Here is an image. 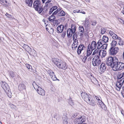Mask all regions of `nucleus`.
Returning a JSON list of instances; mask_svg holds the SVG:
<instances>
[{
    "label": "nucleus",
    "instance_id": "f257e3e1",
    "mask_svg": "<svg viewBox=\"0 0 124 124\" xmlns=\"http://www.w3.org/2000/svg\"><path fill=\"white\" fill-rule=\"evenodd\" d=\"M123 58L124 60V50L123 54ZM106 64L110 66L112 70L115 71L120 70L124 69V63L119 62V60L116 56H109L107 58Z\"/></svg>",
    "mask_w": 124,
    "mask_h": 124
},
{
    "label": "nucleus",
    "instance_id": "f03ea898",
    "mask_svg": "<svg viewBox=\"0 0 124 124\" xmlns=\"http://www.w3.org/2000/svg\"><path fill=\"white\" fill-rule=\"evenodd\" d=\"M52 61L54 64L59 68L63 70H65L67 68V66L66 63L60 60L54 58Z\"/></svg>",
    "mask_w": 124,
    "mask_h": 124
},
{
    "label": "nucleus",
    "instance_id": "7ed1b4c3",
    "mask_svg": "<svg viewBox=\"0 0 124 124\" xmlns=\"http://www.w3.org/2000/svg\"><path fill=\"white\" fill-rule=\"evenodd\" d=\"M85 48L84 46L82 44H81L79 46L77 51L78 54L79 55L81 52L83 53V54L81 55L80 57L81 59H82V61L84 62H85L86 61L88 57L85 54L86 53H85Z\"/></svg>",
    "mask_w": 124,
    "mask_h": 124
},
{
    "label": "nucleus",
    "instance_id": "20e7f679",
    "mask_svg": "<svg viewBox=\"0 0 124 124\" xmlns=\"http://www.w3.org/2000/svg\"><path fill=\"white\" fill-rule=\"evenodd\" d=\"M33 7L35 10L39 13H41L43 10L42 5L40 1L36 0L33 3Z\"/></svg>",
    "mask_w": 124,
    "mask_h": 124
},
{
    "label": "nucleus",
    "instance_id": "39448f33",
    "mask_svg": "<svg viewBox=\"0 0 124 124\" xmlns=\"http://www.w3.org/2000/svg\"><path fill=\"white\" fill-rule=\"evenodd\" d=\"M1 87L6 93L8 96L9 98L11 97L12 95V93L8 84L5 82H1Z\"/></svg>",
    "mask_w": 124,
    "mask_h": 124
},
{
    "label": "nucleus",
    "instance_id": "423d86ee",
    "mask_svg": "<svg viewBox=\"0 0 124 124\" xmlns=\"http://www.w3.org/2000/svg\"><path fill=\"white\" fill-rule=\"evenodd\" d=\"M93 65L94 66H99L101 63L100 57L97 55L95 56L92 61Z\"/></svg>",
    "mask_w": 124,
    "mask_h": 124
},
{
    "label": "nucleus",
    "instance_id": "0eeeda50",
    "mask_svg": "<svg viewBox=\"0 0 124 124\" xmlns=\"http://www.w3.org/2000/svg\"><path fill=\"white\" fill-rule=\"evenodd\" d=\"M119 49L117 47H111L109 50V53L111 55L115 56L118 52Z\"/></svg>",
    "mask_w": 124,
    "mask_h": 124
},
{
    "label": "nucleus",
    "instance_id": "6e6552de",
    "mask_svg": "<svg viewBox=\"0 0 124 124\" xmlns=\"http://www.w3.org/2000/svg\"><path fill=\"white\" fill-rule=\"evenodd\" d=\"M120 79V78L118 79L117 81L116 84V89L118 91H119L121 87H122V84L124 80V78Z\"/></svg>",
    "mask_w": 124,
    "mask_h": 124
},
{
    "label": "nucleus",
    "instance_id": "1a4fd4ad",
    "mask_svg": "<svg viewBox=\"0 0 124 124\" xmlns=\"http://www.w3.org/2000/svg\"><path fill=\"white\" fill-rule=\"evenodd\" d=\"M86 120L85 117L84 116H82L78 118H76L74 120V122L75 124L81 123L84 122Z\"/></svg>",
    "mask_w": 124,
    "mask_h": 124
},
{
    "label": "nucleus",
    "instance_id": "9d476101",
    "mask_svg": "<svg viewBox=\"0 0 124 124\" xmlns=\"http://www.w3.org/2000/svg\"><path fill=\"white\" fill-rule=\"evenodd\" d=\"M87 47L93 50L97 48V44L96 42L93 41L92 42L91 44L88 45Z\"/></svg>",
    "mask_w": 124,
    "mask_h": 124
},
{
    "label": "nucleus",
    "instance_id": "9b49d317",
    "mask_svg": "<svg viewBox=\"0 0 124 124\" xmlns=\"http://www.w3.org/2000/svg\"><path fill=\"white\" fill-rule=\"evenodd\" d=\"M48 73L50 75L51 79L54 81L58 80L55 75L54 72L51 70H49L47 71Z\"/></svg>",
    "mask_w": 124,
    "mask_h": 124
},
{
    "label": "nucleus",
    "instance_id": "f8f14e48",
    "mask_svg": "<svg viewBox=\"0 0 124 124\" xmlns=\"http://www.w3.org/2000/svg\"><path fill=\"white\" fill-rule=\"evenodd\" d=\"M82 98L86 102L90 98L88 95L85 92H83L81 93Z\"/></svg>",
    "mask_w": 124,
    "mask_h": 124
},
{
    "label": "nucleus",
    "instance_id": "ddd939ff",
    "mask_svg": "<svg viewBox=\"0 0 124 124\" xmlns=\"http://www.w3.org/2000/svg\"><path fill=\"white\" fill-rule=\"evenodd\" d=\"M36 91L39 94L42 96H44L45 95V91L40 87H38V89L36 90Z\"/></svg>",
    "mask_w": 124,
    "mask_h": 124
},
{
    "label": "nucleus",
    "instance_id": "4468645a",
    "mask_svg": "<svg viewBox=\"0 0 124 124\" xmlns=\"http://www.w3.org/2000/svg\"><path fill=\"white\" fill-rule=\"evenodd\" d=\"M106 68V66L105 64L104 63H102L100 68V72L101 73L104 72Z\"/></svg>",
    "mask_w": 124,
    "mask_h": 124
},
{
    "label": "nucleus",
    "instance_id": "2eb2a0df",
    "mask_svg": "<svg viewBox=\"0 0 124 124\" xmlns=\"http://www.w3.org/2000/svg\"><path fill=\"white\" fill-rule=\"evenodd\" d=\"M78 40L75 39L74 41V42L72 44V48L73 50H75L76 48L77 47V46L78 45Z\"/></svg>",
    "mask_w": 124,
    "mask_h": 124
},
{
    "label": "nucleus",
    "instance_id": "dca6fc26",
    "mask_svg": "<svg viewBox=\"0 0 124 124\" xmlns=\"http://www.w3.org/2000/svg\"><path fill=\"white\" fill-rule=\"evenodd\" d=\"M104 43L102 39H100L98 40L97 43V48L98 49H100L101 48L102 45H103V44Z\"/></svg>",
    "mask_w": 124,
    "mask_h": 124
},
{
    "label": "nucleus",
    "instance_id": "f3484780",
    "mask_svg": "<svg viewBox=\"0 0 124 124\" xmlns=\"http://www.w3.org/2000/svg\"><path fill=\"white\" fill-rule=\"evenodd\" d=\"M109 34L112 37L113 39H116V38L118 36L117 35L115 34L114 32L111 30L109 31Z\"/></svg>",
    "mask_w": 124,
    "mask_h": 124
},
{
    "label": "nucleus",
    "instance_id": "a211bd4d",
    "mask_svg": "<svg viewBox=\"0 0 124 124\" xmlns=\"http://www.w3.org/2000/svg\"><path fill=\"white\" fill-rule=\"evenodd\" d=\"M64 27L62 25H61L58 26L57 28V30L58 32L61 33L62 32L64 29Z\"/></svg>",
    "mask_w": 124,
    "mask_h": 124
},
{
    "label": "nucleus",
    "instance_id": "6ab92c4d",
    "mask_svg": "<svg viewBox=\"0 0 124 124\" xmlns=\"http://www.w3.org/2000/svg\"><path fill=\"white\" fill-rule=\"evenodd\" d=\"M99 54L102 58L106 56V52L105 50H100L99 52Z\"/></svg>",
    "mask_w": 124,
    "mask_h": 124
},
{
    "label": "nucleus",
    "instance_id": "aec40b11",
    "mask_svg": "<svg viewBox=\"0 0 124 124\" xmlns=\"http://www.w3.org/2000/svg\"><path fill=\"white\" fill-rule=\"evenodd\" d=\"M117 41L118 42L119 45L120 46H123L124 44L123 41L122 39L120 37L117 36L116 38Z\"/></svg>",
    "mask_w": 124,
    "mask_h": 124
},
{
    "label": "nucleus",
    "instance_id": "412c9836",
    "mask_svg": "<svg viewBox=\"0 0 124 124\" xmlns=\"http://www.w3.org/2000/svg\"><path fill=\"white\" fill-rule=\"evenodd\" d=\"M18 88L20 91H22L25 89V86L23 83H22L19 85Z\"/></svg>",
    "mask_w": 124,
    "mask_h": 124
},
{
    "label": "nucleus",
    "instance_id": "4be33fe9",
    "mask_svg": "<svg viewBox=\"0 0 124 124\" xmlns=\"http://www.w3.org/2000/svg\"><path fill=\"white\" fill-rule=\"evenodd\" d=\"M68 117L65 115L63 116L62 117L63 122V124H68Z\"/></svg>",
    "mask_w": 124,
    "mask_h": 124
},
{
    "label": "nucleus",
    "instance_id": "5701e85b",
    "mask_svg": "<svg viewBox=\"0 0 124 124\" xmlns=\"http://www.w3.org/2000/svg\"><path fill=\"white\" fill-rule=\"evenodd\" d=\"M86 102L90 105L93 106H94L95 104V101H94L91 100V98Z\"/></svg>",
    "mask_w": 124,
    "mask_h": 124
},
{
    "label": "nucleus",
    "instance_id": "b1692460",
    "mask_svg": "<svg viewBox=\"0 0 124 124\" xmlns=\"http://www.w3.org/2000/svg\"><path fill=\"white\" fill-rule=\"evenodd\" d=\"M49 20L51 22H53L55 20L56 18L55 16L52 15L49 16L48 18Z\"/></svg>",
    "mask_w": 124,
    "mask_h": 124
},
{
    "label": "nucleus",
    "instance_id": "393cba45",
    "mask_svg": "<svg viewBox=\"0 0 124 124\" xmlns=\"http://www.w3.org/2000/svg\"><path fill=\"white\" fill-rule=\"evenodd\" d=\"M25 2L29 6L31 7L32 4V0H25Z\"/></svg>",
    "mask_w": 124,
    "mask_h": 124
},
{
    "label": "nucleus",
    "instance_id": "a878e982",
    "mask_svg": "<svg viewBox=\"0 0 124 124\" xmlns=\"http://www.w3.org/2000/svg\"><path fill=\"white\" fill-rule=\"evenodd\" d=\"M93 51V50L87 47V53L86 54L87 56L88 57L89 56L91 55L92 54Z\"/></svg>",
    "mask_w": 124,
    "mask_h": 124
},
{
    "label": "nucleus",
    "instance_id": "bb28decb",
    "mask_svg": "<svg viewBox=\"0 0 124 124\" xmlns=\"http://www.w3.org/2000/svg\"><path fill=\"white\" fill-rule=\"evenodd\" d=\"M46 30L48 31L50 34H52L54 32V30L50 27H49L48 28V27H46Z\"/></svg>",
    "mask_w": 124,
    "mask_h": 124
},
{
    "label": "nucleus",
    "instance_id": "cd10ccee",
    "mask_svg": "<svg viewBox=\"0 0 124 124\" xmlns=\"http://www.w3.org/2000/svg\"><path fill=\"white\" fill-rule=\"evenodd\" d=\"M43 2V3H44L45 2V1H46L45 3V6L46 7H49V5H48L49 3L51 1V0H42Z\"/></svg>",
    "mask_w": 124,
    "mask_h": 124
},
{
    "label": "nucleus",
    "instance_id": "c85d7f7f",
    "mask_svg": "<svg viewBox=\"0 0 124 124\" xmlns=\"http://www.w3.org/2000/svg\"><path fill=\"white\" fill-rule=\"evenodd\" d=\"M74 33H73L72 30L70 29V28L68 29L67 31V35L68 37L70 36L71 35V36L72 35V34H74Z\"/></svg>",
    "mask_w": 124,
    "mask_h": 124
},
{
    "label": "nucleus",
    "instance_id": "c756f323",
    "mask_svg": "<svg viewBox=\"0 0 124 124\" xmlns=\"http://www.w3.org/2000/svg\"><path fill=\"white\" fill-rule=\"evenodd\" d=\"M74 33H73L72 30L70 29V28L68 29L67 31V35L68 37L70 36L71 35V36L72 35V34H74Z\"/></svg>",
    "mask_w": 124,
    "mask_h": 124
},
{
    "label": "nucleus",
    "instance_id": "7c9ffc66",
    "mask_svg": "<svg viewBox=\"0 0 124 124\" xmlns=\"http://www.w3.org/2000/svg\"><path fill=\"white\" fill-rule=\"evenodd\" d=\"M108 37L106 36H104L103 37L102 40L104 43H106L108 42Z\"/></svg>",
    "mask_w": 124,
    "mask_h": 124
},
{
    "label": "nucleus",
    "instance_id": "2f4dec72",
    "mask_svg": "<svg viewBox=\"0 0 124 124\" xmlns=\"http://www.w3.org/2000/svg\"><path fill=\"white\" fill-rule=\"evenodd\" d=\"M71 30H72L73 33H75L76 31V26L75 25L71 24V28H70Z\"/></svg>",
    "mask_w": 124,
    "mask_h": 124
},
{
    "label": "nucleus",
    "instance_id": "473e14b6",
    "mask_svg": "<svg viewBox=\"0 0 124 124\" xmlns=\"http://www.w3.org/2000/svg\"><path fill=\"white\" fill-rule=\"evenodd\" d=\"M65 13L63 10L61 11L58 13V16H65Z\"/></svg>",
    "mask_w": 124,
    "mask_h": 124
},
{
    "label": "nucleus",
    "instance_id": "72a5a7b5",
    "mask_svg": "<svg viewBox=\"0 0 124 124\" xmlns=\"http://www.w3.org/2000/svg\"><path fill=\"white\" fill-rule=\"evenodd\" d=\"M25 65L26 67L30 71H32V67L30 64H26Z\"/></svg>",
    "mask_w": 124,
    "mask_h": 124
},
{
    "label": "nucleus",
    "instance_id": "f704fd0d",
    "mask_svg": "<svg viewBox=\"0 0 124 124\" xmlns=\"http://www.w3.org/2000/svg\"><path fill=\"white\" fill-rule=\"evenodd\" d=\"M0 2L2 4L5 5L6 7L8 6V5L6 4H7V2L5 0H0Z\"/></svg>",
    "mask_w": 124,
    "mask_h": 124
},
{
    "label": "nucleus",
    "instance_id": "c9c22d12",
    "mask_svg": "<svg viewBox=\"0 0 124 124\" xmlns=\"http://www.w3.org/2000/svg\"><path fill=\"white\" fill-rule=\"evenodd\" d=\"M107 44L104 43L103 45H102V46L101 47V49H105L107 48Z\"/></svg>",
    "mask_w": 124,
    "mask_h": 124
},
{
    "label": "nucleus",
    "instance_id": "e433bc0d",
    "mask_svg": "<svg viewBox=\"0 0 124 124\" xmlns=\"http://www.w3.org/2000/svg\"><path fill=\"white\" fill-rule=\"evenodd\" d=\"M84 29L83 26H79V27L78 32H84Z\"/></svg>",
    "mask_w": 124,
    "mask_h": 124
},
{
    "label": "nucleus",
    "instance_id": "4c0bfd02",
    "mask_svg": "<svg viewBox=\"0 0 124 124\" xmlns=\"http://www.w3.org/2000/svg\"><path fill=\"white\" fill-rule=\"evenodd\" d=\"M98 102L99 103V105H100V106L101 107H102V106H103L104 107L105 105H104V103L100 99L98 100ZM101 108H102V107H101Z\"/></svg>",
    "mask_w": 124,
    "mask_h": 124
},
{
    "label": "nucleus",
    "instance_id": "58836bf2",
    "mask_svg": "<svg viewBox=\"0 0 124 124\" xmlns=\"http://www.w3.org/2000/svg\"><path fill=\"white\" fill-rule=\"evenodd\" d=\"M106 31V29H104L102 28L101 29V33L102 34H104Z\"/></svg>",
    "mask_w": 124,
    "mask_h": 124
},
{
    "label": "nucleus",
    "instance_id": "ea45409f",
    "mask_svg": "<svg viewBox=\"0 0 124 124\" xmlns=\"http://www.w3.org/2000/svg\"><path fill=\"white\" fill-rule=\"evenodd\" d=\"M98 49L97 48L95 49L93 52L92 55H94L97 54L98 52Z\"/></svg>",
    "mask_w": 124,
    "mask_h": 124
},
{
    "label": "nucleus",
    "instance_id": "a19ab883",
    "mask_svg": "<svg viewBox=\"0 0 124 124\" xmlns=\"http://www.w3.org/2000/svg\"><path fill=\"white\" fill-rule=\"evenodd\" d=\"M10 75L12 78H13L15 77V74L13 71H10Z\"/></svg>",
    "mask_w": 124,
    "mask_h": 124
},
{
    "label": "nucleus",
    "instance_id": "79ce46f5",
    "mask_svg": "<svg viewBox=\"0 0 124 124\" xmlns=\"http://www.w3.org/2000/svg\"><path fill=\"white\" fill-rule=\"evenodd\" d=\"M69 103L71 105H73L74 104V103L71 98H70L69 101Z\"/></svg>",
    "mask_w": 124,
    "mask_h": 124
},
{
    "label": "nucleus",
    "instance_id": "37998d69",
    "mask_svg": "<svg viewBox=\"0 0 124 124\" xmlns=\"http://www.w3.org/2000/svg\"><path fill=\"white\" fill-rule=\"evenodd\" d=\"M111 44L112 46H115L116 44V42L114 40H113L112 41Z\"/></svg>",
    "mask_w": 124,
    "mask_h": 124
},
{
    "label": "nucleus",
    "instance_id": "c03bdc74",
    "mask_svg": "<svg viewBox=\"0 0 124 124\" xmlns=\"http://www.w3.org/2000/svg\"><path fill=\"white\" fill-rule=\"evenodd\" d=\"M84 32H78L79 35L80 37V38H82L84 36Z\"/></svg>",
    "mask_w": 124,
    "mask_h": 124
},
{
    "label": "nucleus",
    "instance_id": "a18cd8bd",
    "mask_svg": "<svg viewBox=\"0 0 124 124\" xmlns=\"http://www.w3.org/2000/svg\"><path fill=\"white\" fill-rule=\"evenodd\" d=\"M118 20L121 23L124 24V22L123 20L120 18H118Z\"/></svg>",
    "mask_w": 124,
    "mask_h": 124
},
{
    "label": "nucleus",
    "instance_id": "49530a36",
    "mask_svg": "<svg viewBox=\"0 0 124 124\" xmlns=\"http://www.w3.org/2000/svg\"><path fill=\"white\" fill-rule=\"evenodd\" d=\"M32 85L33 86V87L36 90V88L37 87L36 86H37V85L36 83L34 81L32 83Z\"/></svg>",
    "mask_w": 124,
    "mask_h": 124
},
{
    "label": "nucleus",
    "instance_id": "de8ad7c7",
    "mask_svg": "<svg viewBox=\"0 0 124 124\" xmlns=\"http://www.w3.org/2000/svg\"><path fill=\"white\" fill-rule=\"evenodd\" d=\"M120 79L121 78H124V71L123 73H122V74H121V75L120 76Z\"/></svg>",
    "mask_w": 124,
    "mask_h": 124
},
{
    "label": "nucleus",
    "instance_id": "09e8293b",
    "mask_svg": "<svg viewBox=\"0 0 124 124\" xmlns=\"http://www.w3.org/2000/svg\"><path fill=\"white\" fill-rule=\"evenodd\" d=\"M77 35L76 33H75L73 35V40H74L75 39H76L77 38Z\"/></svg>",
    "mask_w": 124,
    "mask_h": 124
},
{
    "label": "nucleus",
    "instance_id": "8fccbe9b",
    "mask_svg": "<svg viewBox=\"0 0 124 124\" xmlns=\"http://www.w3.org/2000/svg\"><path fill=\"white\" fill-rule=\"evenodd\" d=\"M93 78V80L92 79H91V80L92 82H93V83H95V82H97V80L95 78Z\"/></svg>",
    "mask_w": 124,
    "mask_h": 124
},
{
    "label": "nucleus",
    "instance_id": "3c124183",
    "mask_svg": "<svg viewBox=\"0 0 124 124\" xmlns=\"http://www.w3.org/2000/svg\"><path fill=\"white\" fill-rule=\"evenodd\" d=\"M66 31L63 32L62 33V37L63 38L65 37V36L66 35Z\"/></svg>",
    "mask_w": 124,
    "mask_h": 124
},
{
    "label": "nucleus",
    "instance_id": "603ef678",
    "mask_svg": "<svg viewBox=\"0 0 124 124\" xmlns=\"http://www.w3.org/2000/svg\"><path fill=\"white\" fill-rule=\"evenodd\" d=\"M78 113H74L73 115H72V116L74 118L76 117L77 116H78Z\"/></svg>",
    "mask_w": 124,
    "mask_h": 124
},
{
    "label": "nucleus",
    "instance_id": "864d4df0",
    "mask_svg": "<svg viewBox=\"0 0 124 124\" xmlns=\"http://www.w3.org/2000/svg\"><path fill=\"white\" fill-rule=\"evenodd\" d=\"M57 8V7L56 6H53L51 8L54 11Z\"/></svg>",
    "mask_w": 124,
    "mask_h": 124
},
{
    "label": "nucleus",
    "instance_id": "5fc2aeb1",
    "mask_svg": "<svg viewBox=\"0 0 124 124\" xmlns=\"http://www.w3.org/2000/svg\"><path fill=\"white\" fill-rule=\"evenodd\" d=\"M6 15L8 18H11L12 16L11 15H10L8 14L7 13L6 14Z\"/></svg>",
    "mask_w": 124,
    "mask_h": 124
},
{
    "label": "nucleus",
    "instance_id": "6e6d98bb",
    "mask_svg": "<svg viewBox=\"0 0 124 124\" xmlns=\"http://www.w3.org/2000/svg\"><path fill=\"white\" fill-rule=\"evenodd\" d=\"M53 11L54 10L51 8L49 11V14H51Z\"/></svg>",
    "mask_w": 124,
    "mask_h": 124
},
{
    "label": "nucleus",
    "instance_id": "4d7b16f0",
    "mask_svg": "<svg viewBox=\"0 0 124 124\" xmlns=\"http://www.w3.org/2000/svg\"><path fill=\"white\" fill-rule=\"evenodd\" d=\"M60 19L62 21H64L65 20V19L64 17H62L61 18H60Z\"/></svg>",
    "mask_w": 124,
    "mask_h": 124
},
{
    "label": "nucleus",
    "instance_id": "13d9d810",
    "mask_svg": "<svg viewBox=\"0 0 124 124\" xmlns=\"http://www.w3.org/2000/svg\"><path fill=\"white\" fill-rule=\"evenodd\" d=\"M58 12L56 10L53 13V15H56L58 13Z\"/></svg>",
    "mask_w": 124,
    "mask_h": 124
},
{
    "label": "nucleus",
    "instance_id": "bf43d9fd",
    "mask_svg": "<svg viewBox=\"0 0 124 124\" xmlns=\"http://www.w3.org/2000/svg\"><path fill=\"white\" fill-rule=\"evenodd\" d=\"M122 88H123V89L124 90V82H123V83L122 84Z\"/></svg>",
    "mask_w": 124,
    "mask_h": 124
},
{
    "label": "nucleus",
    "instance_id": "052dcab7",
    "mask_svg": "<svg viewBox=\"0 0 124 124\" xmlns=\"http://www.w3.org/2000/svg\"><path fill=\"white\" fill-rule=\"evenodd\" d=\"M25 46L27 48H28V49H31V48L30 47H29L27 45H25Z\"/></svg>",
    "mask_w": 124,
    "mask_h": 124
},
{
    "label": "nucleus",
    "instance_id": "680f3d73",
    "mask_svg": "<svg viewBox=\"0 0 124 124\" xmlns=\"http://www.w3.org/2000/svg\"><path fill=\"white\" fill-rule=\"evenodd\" d=\"M80 12L84 14H85V12L83 11H81Z\"/></svg>",
    "mask_w": 124,
    "mask_h": 124
},
{
    "label": "nucleus",
    "instance_id": "e2e57ef3",
    "mask_svg": "<svg viewBox=\"0 0 124 124\" xmlns=\"http://www.w3.org/2000/svg\"><path fill=\"white\" fill-rule=\"evenodd\" d=\"M121 93L123 96L124 97V91H123L121 92Z\"/></svg>",
    "mask_w": 124,
    "mask_h": 124
},
{
    "label": "nucleus",
    "instance_id": "0e129e2a",
    "mask_svg": "<svg viewBox=\"0 0 124 124\" xmlns=\"http://www.w3.org/2000/svg\"><path fill=\"white\" fill-rule=\"evenodd\" d=\"M61 9L60 8H58L56 10L58 12H59V11H60L61 10Z\"/></svg>",
    "mask_w": 124,
    "mask_h": 124
},
{
    "label": "nucleus",
    "instance_id": "69168bd1",
    "mask_svg": "<svg viewBox=\"0 0 124 124\" xmlns=\"http://www.w3.org/2000/svg\"><path fill=\"white\" fill-rule=\"evenodd\" d=\"M96 98L97 100H98L99 99V98L98 97H97V96H96Z\"/></svg>",
    "mask_w": 124,
    "mask_h": 124
},
{
    "label": "nucleus",
    "instance_id": "338daca9",
    "mask_svg": "<svg viewBox=\"0 0 124 124\" xmlns=\"http://www.w3.org/2000/svg\"><path fill=\"white\" fill-rule=\"evenodd\" d=\"M96 24V22H94V23H93V24H92V25H95Z\"/></svg>",
    "mask_w": 124,
    "mask_h": 124
},
{
    "label": "nucleus",
    "instance_id": "774afa93",
    "mask_svg": "<svg viewBox=\"0 0 124 124\" xmlns=\"http://www.w3.org/2000/svg\"><path fill=\"white\" fill-rule=\"evenodd\" d=\"M92 57H89V58H88V60H89V59H90V60L92 58Z\"/></svg>",
    "mask_w": 124,
    "mask_h": 124
}]
</instances>
